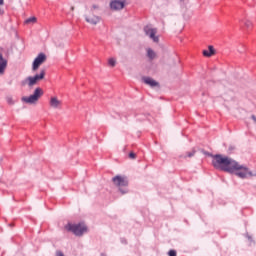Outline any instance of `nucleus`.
I'll use <instances>...</instances> for the list:
<instances>
[{
	"mask_svg": "<svg viewBox=\"0 0 256 256\" xmlns=\"http://www.w3.org/2000/svg\"><path fill=\"white\" fill-rule=\"evenodd\" d=\"M85 21L90 25H97V23H100L101 17L96 15L85 16Z\"/></svg>",
	"mask_w": 256,
	"mask_h": 256,
	"instance_id": "obj_8",
	"label": "nucleus"
},
{
	"mask_svg": "<svg viewBox=\"0 0 256 256\" xmlns=\"http://www.w3.org/2000/svg\"><path fill=\"white\" fill-rule=\"evenodd\" d=\"M144 33H145V35H147V37L152 39V41L154 43H159V36H156L157 28H153L151 26H146V27H144Z\"/></svg>",
	"mask_w": 256,
	"mask_h": 256,
	"instance_id": "obj_4",
	"label": "nucleus"
},
{
	"mask_svg": "<svg viewBox=\"0 0 256 256\" xmlns=\"http://www.w3.org/2000/svg\"><path fill=\"white\" fill-rule=\"evenodd\" d=\"M114 185L119 187V191L122 193V195H125V193L128 192L127 188H121V187H127L129 185V182L127 181V178L123 176H116L112 179Z\"/></svg>",
	"mask_w": 256,
	"mask_h": 256,
	"instance_id": "obj_3",
	"label": "nucleus"
},
{
	"mask_svg": "<svg viewBox=\"0 0 256 256\" xmlns=\"http://www.w3.org/2000/svg\"><path fill=\"white\" fill-rule=\"evenodd\" d=\"M3 3H4V0H0V5H3Z\"/></svg>",
	"mask_w": 256,
	"mask_h": 256,
	"instance_id": "obj_27",
	"label": "nucleus"
},
{
	"mask_svg": "<svg viewBox=\"0 0 256 256\" xmlns=\"http://www.w3.org/2000/svg\"><path fill=\"white\" fill-rule=\"evenodd\" d=\"M193 155H195V150H192L191 152L187 153L188 157H193Z\"/></svg>",
	"mask_w": 256,
	"mask_h": 256,
	"instance_id": "obj_20",
	"label": "nucleus"
},
{
	"mask_svg": "<svg viewBox=\"0 0 256 256\" xmlns=\"http://www.w3.org/2000/svg\"><path fill=\"white\" fill-rule=\"evenodd\" d=\"M6 103H8V105H15V100H13V97L7 96Z\"/></svg>",
	"mask_w": 256,
	"mask_h": 256,
	"instance_id": "obj_18",
	"label": "nucleus"
},
{
	"mask_svg": "<svg viewBox=\"0 0 256 256\" xmlns=\"http://www.w3.org/2000/svg\"><path fill=\"white\" fill-rule=\"evenodd\" d=\"M146 53H147V57L153 61V59H155L157 57V54L155 53V51H153V49L151 48H147L146 49Z\"/></svg>",
	"mask_w": 256,
	"mask_h": 256,
	"instance_id": "obj_15",
	"label": "nucleus"
},
{
	"mask_svg": "<svg viewBox=\"0 0 256 256\" xmlns=\"http://www.w3.org/2000/svg\"><path fill=\"white\" fill-rule=\"evenodd\" d=\"M168 255H169V256H177V251H175V250H170V251L168 252Z\"/></svg>",
	"mask_w": 256,
	"mask_h": 256,
	"instance_id": "obj_19",
	"label": "nucleus"
},
{
	"mask_svg": "<svg viewBox=\"0 0 256 256\" xmlns=\"http://www.w3.org/2000/svg\"><path fill=\"white\" fill-rule=\"evenodd\" d=\"M22 85H27L28 87H33V85H37V81L33 76L27 77L25 80L22 81Z\"/></svg>",
	"mask_w": 256,
	"mask_h": 256,
	"instance_id": "obj_9",
	"label": "nucleus"
},
{
	"mask_svg": "<svg viewBox=\"0 0 256 256\" xmlns=\"http://www.w3.org/2000/svg\"><path fill=\"white\" fill-rule=\"evenodd\" d=\"M95 9H99V6L93 5L91 11H95Z\"/></svg>",
	"mask_w": 256,
	"mask_h": 256,
	"instance_id": "obj_23",
	"label": "nucleus"
},
{
	"mask_svg": "<svg viewBox=\"0 0 256 256\" xmlns=\"http://www.w3.org/2000/svg\"><path fill=\"white\" fill-rule=\"evenodd\" d=\"M56 256H65V255L63 254V252L59 251V252L56 253Z\"/></svg>",
	"mask_w": 256,
	"mask_h": 256,
	"instance_id": "obj_24",
	"label": "nucleus"
},
{
	"mask_svg": "<svg viewBox=\"0 0 256 256\" xmlns=\"http://www.w3.org/2000/svg\"><path fill=\"white\" fill-rule=\"evenodd\" d=\"M49 106L51 109H61L63 107V102L57 98V96H52L49 101Z\"/></svg>",
	"mask_w": 256,
	"mask_h": 256,
	"instance_id": "obj_6",
	"label": "nucleus"
},
{
	"mask_svg": "<svg viewBox=\"0 0 256 256\" xmlns=\"http://www.w3.org/2000/svg\"><path fill=\"white\" fill-rule=\"evenodd\" d=\"M7 69V60L3 58V54H0V74L3 75Z\"/></svg>",
	"mask_w": 256,
	"mask_h": 256,
	"instance_id": "obj_10",
	"label": "nucleus"
},
{
	"mask_svg": "<svg viewBox=\"0 0 256 256\" xmlns=\"http://www.w3.org/2000/svg\"><path fill=\"white\" fill-rule=\"evenodd\" d=\"M3 13H4L3 10L0 8V15H3Z\"/></svg>",
	"mask_w": 256,
	"mask_h": 256,
	"instance_id": "obj_26",
	"label": "nucleus"
},
{
	"mask_svg": "<svg viewBox=\"0 0 256 256\" xmlns=\"http://www.w3.org/2000/svg\"><path fill=\"white\" fill-rule=\"evenodd\" d=\"M143 81L146 85H149L150 87H157L159 85V83H157V81H155L154 79H152L150 77H144Z\"/></svg>",
	"mask_w": 256,
	"mask_h": 256,
	"instance_id": "obj_11",
	"label": "nucleus"
},
{
	"mask_svg": "<svg viewBox=\"0 0 256 256\" xmlns=\"http://www.w3.org/2000/svg\"><path fill=\"white\" fill-rule=\"evenodd\" d=\"M67 231H71L76 235L77 237H81L83 233H87V226L84 223H79V224H67L66 225Z\"/></svg>",
	"mask_w": 256,
	"mask_h": 256,
	"instance_id": "obj_2",
	"label": "nucleus"
},
{
	"mask_svg": "<svg viewBox=\"0 0 256 256\" xmlns=\"http://www.w3.org/2000/svg\"><path fill=\"white\" fill-rule=\"evenodd\" d=\"M26 25H34V23H37V17L32 16L30 18H27L24 22Z\"/></svg>",
	"mask_w": 256,
	"mask_h": 256,
	"instance_id": "obj_16",
	"label": "nucleus"
},
{
	"mask_svg": "<svg viewBox=\"0 0 256 256\" xmlns=\"http://www.w3.org/2000/svg\"><path fill=\"white\" fill-rule=\"evenodd\" d=\"M36 83H39V81H42V79H45V70H41L39 74H36L35 76H32Z\"/></svg>",
	"mask_w": 256,
	"mask_h": 256,
	"instance_id": "obj_14",
	"label": "nucleus"
},
{
	"mask_svg": "<svg viewBox=\"0 0 256 256\" xmlns=\"http://www.w3.org/2000/svg\"><path fill=\"white\" fill-rule=\"evenodd\" d=\"M239 22L244 23V26L246 27V29H253V22L248 18H240Z\"/></svg>",
	"mask_w": 256,
	"mask_h": 256,
	"instance_id": "obj_12",
	"label": "nucleus"
},
{
	"mask_svg": "<svg viewBox=\"0 0 256 256\" xmlns=\"http://www.w3.org/2000/svg\"><path fill=\"white\" fill-rule=\"evenodd\" d=\"M43 97V89L41 88H36L34 90V93L30 96H24L22 97L23 103H27L28 105H35L39 99Z\"/></svg>",
	"mask_w": 256,
	"mask_h": 256,
	"instance_id": "obj_1",
	"label": "nucleus"
},
{
	"mask_svg": "<svg viewBox=\"0 0 256 256\" xmlns=\"http://www.w3.org/2000/svg\"><path fill=\"white\" fill-rule=\"evenodd\" d=\"M108 65H110V67H115V65H117V60H115V58H110L108 60Z\"/></svg>",
	"mask_w": 256,
	"mask_h": 256,
	"instance_id": "obj_17",
	"label": "nucleus"
},
{
	"mask_svg": "<svg viewBox=\"0 0 256 256\" xmlns=\"http://www.w3.org/2000/svg\"><path fill=\"white\" fill-rule=\"evenodd\" d=\"M129 157H130V159H135L136 155H135V153L132 152L129 154Z\"/></svg>",
	"mask_w": 256,
	"mask_h": 256,
	"instance_id": "obj_22",
	"label": "nucleus"
},
{
	"mask_svg": "<svg viewBox=\"0 0 256 256\" xmlns=\"http://www.w3.org/2000/svg\"><path fill=\"white\" fill-rule=\"evenodd\" d=\"M251 119L254 121V123H256V117H255V115H252V116H251Z\"/></svg>",
	"mask_w": 256,
	"mask_h": 256,
	"instance_id": "obj_25",
	"label": "nucleus"
},
{
	"mask_svg": "<svg viewBox=\"0 0 256 256\" xmlns=\"http://www.w3.org/2000/svg\"><path fill=\"white\" fill-rule=\"evenodd\" d=\"M239 53H245V46L242 45V49H238Z\"/></svg>",
	"mask_w": 256,
	"mask_h": 256,
	"instance_id": "obj_21",
	"label": "nucleus"
},
{
	"mask_svg": "<svg viewBox=\"0 0 256 256\" xmlns=\"http://www.w3.org/2000/svg\"><path fill=\"white\" fill-rule=\"evenodd\" d=\"M204 57H213V54L215 53V48L213 46H209L208 50H203Z\"/></svg>",
	"mask_w": 256,
	"mask_h": 256,
	"instance_id": "obj_13",
	"label": "nucleus"
},
{
	"mask_svg": "<svg viewBox=\"0 0 256 256\" xmlns=\"http://www.w3.org/2000/svg\"><path fill=\"white\" fill-rule=\"evenodd\" d=\"M102 256H105L104 254H102Z\"/></svg>",
	"mask_w": 256,
	"mask_h": 256,
	"instance_id": "obj_28",
	"label": "nucleus"
},
{
	"mask_svg": "<svg viewBox=\"0 0 256 256\" xmlns=\"http://www.w3.org/2000/svg\"><path fill=\"white\" fill-rule=\"evenodd\" d=\"M45 61H47V56L44 53H40L33 62L32 65V69L33 71H37V69H39V67H41V65H43V63H45Z\"/></svg>",
	"mask_w": 256,
	"mask_h": 256,
	"instance_id": "obj_5",
	"label": "nucleus"
},
{
	"mask_svg": "<svg viewBox=\"0 0 256 256\" xmlns=\"http://www.w3.org/2000/svg\"><path fill=\"white\" fill-rule=\"evenodd\" d=\"M125 2L121 0H113L110 2V8L112 11H121V9H124Z\"/></svg>",
	"mask_w": 256,
	"mask_h": 256,
	"instance_id": "obj_7",
	"label": "nucleus"
}]
</instances>
